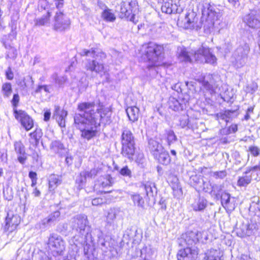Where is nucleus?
<instances>
[{
	"label": "nucleus",
	"mask_w": 260,
	"mask_h": 260,
	"mask_svg": "<svg viewBox=\"0 0 260 260\" xmlns=\"http://www.w3.org/2000/svg\"><path fill=\"white\" fill-rule=\"evenodd\" d=\"M3 196L5 200L11 201L13 198V191L12 187L9 186L4 187Z\"/></svg>",
	"instance_id": "37998d69"
},
{
	"label": "nucleus",
	"mask_w": 260,
	"mask_h": 260,
	"mask_svg": "<svg viewBox=\"0 0 260 260\" xmlns=\"http://www.w3.org/2000/svg\"><path fill=\"white\" fill-rule=\"evenodd\" d=\"M95 103L85 102L79 103L77 110L74 116V124L80 131L81 137L89 141L95 137L97 128L101 124L104 125L111 122L112 112L109 108L95 109Z\"/></svg>",
	"instance_id": "f03ea898"
},
{
	"label": "nucleus",
	"mask_w": 260,
	"mask_h": 260,
	"mask_svg": "<svg viewBox=\"0 0 260 260\" xmlns=\"http://www.w3.org/2000/svg\"><path fill=\"white\" fill-rule=\"evenodd\" d=\"M52 78L54 81L55 83L59 87H61L66 81V78L64 77H58L56 74H54L52 76Z\"/></svg>",
	"instance_id": "de8ad7c7"
},
{
	"label": "nucleus",
	"mask_w": 260,
	"mask_h": 260,
	"mask_svg": "<svg viewBox=\"0 0 260 260\" xmlns=\"http://www.w3.org/2000/svg\"><path fill=\"white\" fill-rule=\"evenodd\" d=\"M61 177L57 175L52 174L49 178V189L53 191L61 183Z\"/></svg>",
	"instance_id": "7c9ffc66"
},
{
	"label": "nucleus",
	"mask_w": 260,
	"mask_h": 260,
	"mask_svg": "<svg viewBox=\"0 0 260 260\" xmlns=\"http://www.w3.org/2000/svg\"><path fill=\"white\" fill-rule=\"evenodd\" d=\"M137 230L136 228L132 227L128 229L125 233L124 236H127L129 239H132L133 241L136 240V237L137 236Z\"/></svg>",
	"instance_id": "c03bdc74"
},
{
	"label": "nucleus",
	"mask_w": 260,
	"mask_h": 260,
	"mask_svg": "<svg viewBox=\"0 0 260 260\" xmlns=\"http://www.w3.org/2000/svg\"><path fill=\"white\" fill-rule=\"evenodd\" d=\"M14 115L15 118L20 122L26 131H28L33 127V120L25 111L21 110H15Z\"/></svg>",
	"instance_id": "dca6fc26"
},
{
	"label": "nucleus",
	"mask_w": 260,
	"mask_h": 260,
	"mask_svg": "<svg viewBox=\"0 0 260 260\" xmlns=\"http://www.w3.org/2000/svg\"><path fill=\"white\" fill-rule=\"evenodd\" d=\"M223 252L219 249H211L206 254L205 260H223Z\"/></svg>",
	"instance_id": "c756f323"
},
{
	"label": "nucleus",
	"mask_w": 260,
	"mask_h": 260,
	"mask_svg": "<svg viewBox=\"0 0 260 260\" xmlns=\"http://www.w3.org/2000/svg\"><path fill=\"white\" fill-rule=\"evenodd\" d=\"M48 245L50 252L54 256L63 254L66 248V242L60 236L54 233L50 234Z\"/></svg>",
	"instance_id": "1a4fd4ad"
},
{
	"label": "nucleus",
	"mask_w": 260,
	"mask_h": 260,
	"mask_svg": "<svg viewBox=\"0 0 260 260\" xmlns=\"http://www.w3.org/2000/svg\"><path fill=\"white\" fill-rule=\"evenodd\" d=\"M248 150L253 156L255 157L260 154V149L257 146H250Z\"/></svg>",
	"instance_id": "4d7b16f0"
},
{
	"label": "nucleus",
	"mask_w": 260,
	"mask_h": 260,
	"mask_svg": "<svg viewBox=\"0 0 260 260\" xmlns=\"http://www.w3.org/2000/svg\"><path fill=\"white\" fill-rule=\"evenodd\" d=\"M180 125L182 128H184L188 125L189 117L187 115H183L179 118Z\"/></svg>",
	"instance_id": "603ef678"
},
{
	"label": "nucleus",
	"mask_w": 260,
	"mask_h": 260,
	"mask_svg": "<svg viewBox=\"0 0 260 260\" xmlns=\"http://www.w3.org/2000/svg\"><path fill=\"white\" fill-rule=\"evenodd\" d=\"M104 203V200L101 198H94L92 200V205L93 206H99Z\"/></svg>",
	"instance_id": "e2e57ef3"
},
{
	"label": "nucleus",
	"mask_w": 260,
	"mask_h": 260,
	"mask_svg": "<svg viewBox=\"0 0 260 260\" xmlns=\"http://www.w3.org/2000/svg\"><path fill=\"white\" fill-rule=\"evenodd\" d=\"M233 233H235L238 237H243L245 236H249L252 233V229L248 223H240L237 224Z\"/></svg>",
	"instance_id": "4be33fe9"
},
{
	"label": "nucleus",
	"mask_w": 260,
	"mask_h": 260,
	"mask_svg": "<svg viewBox=\"0 0 260 260\" xmlns=\"http://www.w3.org/2000/svg\"><path fill=\"white\" fill-rule=\"evenodd\" d=\"M144 188L146 191V194L149 200L151 198L153 199V202L155 203V196H156L157 190L155 183L152 182L148 181L143 184Z\"/></svg>",
	"instance_id": "a878e982"
},
{
	"label": "nucleus",
	"mask_w": 260,
	"mask_h": 260,
	"mask_svg": "<svg viewBox=\"0 0 260 260\" xmlns=\"http://www.w3.org/2000/svg\"><path fill=\"white\" fill-rule=\"evenodd\" d=\"M238 130V126L237 124H232L229 127V134L231 133H235Z\"/></svg>",
	"instance_id": "0e129e2a"
},
{
	"label": "nucleus",
	"mask_w": 260,
	"mask_h": 260,
	"mask_svg": "<svg viewBox=\"0 0 260 260\" xmlns=\"http://www.w3.org/2000/svg\"><path fill=\"white\" fill-rule=\"evenodd\" d=\"M42 135L43 133L40 128H36L34 132L30 133L29 135L30 137L29 142L30 145L34 147H37Z\"/></svg>",
	"instance_id": "cd10ccee"
},
{
	"label": "nucleus",
	"mask_w": 260,
	"mask_h": 260,
	"mask_svg": "<svg viewBox=\"0 0 260 260\" xmlns=\"http://www.w3.org/2000/svg\"><path fill=\"white\" fill-rule=\"evenodd\" d=\"M55 5L56 8L58 9V12H56L55 16H59V15H63V12L60 10L63 6V0H55Z\"/></svg>",
	"instance_id": "864d4df0"
},
{
	"label": "nucleus",
	"mask_w": 260,
	"mask_h": 260,
	"mask_svg": "<svg viewBox=\"0 0 260 260\" xmlns=\"http://www.w3.org/2000/svg\"><path fill=\"white\" fill-rule=\"evenodd\" d=\"M60 216V212L58 210H57L50 214L46 218L50 223L52 224L59 221Z\"/></svg>",
	"instance_id": "a19ab883"
},
{
	"label": "nucleus",
	"mask_w": 260,
	"mask_h": 260,
	"mask_svg": "<svg viewBox=\"0 0 260 260\" xmlns=\"http://www.w3.org/2000/svg\"><path fill=\"white\" fill-rule=\"evenodd\" d=\"M243 21L250 27L259 28L260 27V19L256 17H244Z\"/></svg>",
	"instance_id": "c9c22d12"
},
{
	"label": "nucleus",
	"mask_w": 260,
	"mask_h": 260,
	"mask_svg": "<svg viewBox=\"0 0 260 260\" xmlns=\"http://www.w3.org/2000/svg\"><path fill=\"white\" fill-rule=\"evenodd\" d=\"M95 103L85 102L79 103L77 110L74 116V124L80 131L81 137L89 141L95 137L97 128L101 124L104 125L111 122L112 112L109 108L95 109Z\"/></svg>",
	"instance_id": "f257e3e1"
},
{
	"label": "nucleus",
	"mask_w": 260,
	"mask_h": 260,
	"mask_svg": "<svg viewBox=\"0 0 260 260\" xmlns=\"http://www.w3.org/2000/svg\"><path fill=\"white\" fill-rule=\"evenodd\" d=\"M114 182V179L110 175H107L103 178L101 185L103 188H106L112 186Z\"/></svg>",
	"instance_id": "79ce46f5"
},
{
	"label": "nucleus",
	"mask_w": 260,
	"mask_h": 260,
	"mask_svg": "<svg viewBox=\"0 0 260 260\" xmlns=\"http://www.w3.org/2000/svg\"><path fill=\"white\" fill-rule=\"evenodd\" d=\"M98 171L97 169H93L90 171L83 172V175H85V177L92 178H94L98 174Z\"/></svg>",
	"instance_id": "6e6d98bb"
},
{
	"label": "nucleus",
	"mask_w": 260,
	"mask_h": 260,
	"mask_svg": "<svg viewBox=\"0 0 260 260\" xmlns=\"http://www.w3.org/2000/svg\"><path fill=\"white\" fill-rule=\"evenodd\" d=\"M188 104V98H179V100L174 97H170L168 101L169 108L175 111L183 110Z\"/></svg>",
	"instance_id": "f3484780"
},
{
	"label": "nucleus",
	"mask_w": 260,
	"mask_h": 260,
	"mask_svg": "<svg viewBox=\"0 0 260 260\" xmlns=\"http://www.w3.org/2000/svg\"><path fill=\"white\" fill-rule=\"evenodd\" d=\"M133 160H135L140 167L144 168L145 167V158L144 157V154L142 152H137L136 154L135 157H134ZM132 161H133V160Z\"/></svg>",
	"instance_id": "58836bf2"
},
{
	"label": "nucleus",
	"mask_w": 260,
	"mask_h": 260,
	"mask_svg": "<svg viewBox=\"0 0 260 260\" xmlns=\"http://www.w3.org/2000/svg\"><path fill=\"white\" fill-rule=\"evenodd\" d=\"M236 90L234 89H232V95L230 96L229 95V104H230V105H229V107H231L230 109L229 108V118L231 117V114L233 115V117H236L239 114V106L238 102L235 100L236 99Z\"/></svg>",
	"instance_id": "a211bd4d"
},
{
	"label": "nucleus",
	"mask_w": 260,
	"mask_h": 260,
	"mask_svg": "<svg viewBox=\"0 0 260 260\" xmlns=\"http://www.w3.org/2000/svg\"><path fill=\"white\" fill-rule=\"evenodd\" d=\"M153 158L159 164L164 166H168L172 162V159L169 152L165 149Z\"/></svg>",
	"instance_id": "bb28decb"
},
{
	"label": "nucleus",
	"mask_w": 260,
	"mask_h": 260,
	"mask_svg": "<svg viewBox=\"0 0 260 260\" xmlns=\"http://www.w3.org/2000/svg\"><path fill=\"white\" fill-rule=\"evenodd\" d=\"M49 17H41L36 20V25H44L46 24L49 20Z\"/></svg>",
	"instance_id": "13d9d810"
},
{
	"label": "nucleus",
	"mask_w": 260,
	"mask_h": 260,
	"mask_svg": "<svg viewBox=\"0 0 260 260\" xmlns=\"http://www.w3.org/2000/svg\"><path fill=\"white\" fill-rule=\"evenodd\" d=\"M121 211L119 208H111L107 213L105 228L109 230L113 228L116 218L119 216Z\"/></svg>",
	"instance_id": "6ab92c4d"
},
{
	"label": "nucleus",
	"mask_w": 260,
	"mask_h": 260,
	"mask_svg": "<svg viewBox=\"0 0 260 260\" xmlns=\"http://www.w3.org/2000/svg\"><path fill=\"white\" fill-rule=\"evenodd\" d=\"M135 138L132 132L128 129L123 130L121 134V154L129 160L134 159L135 153Z\"/></svg>",
	"instance_id": "6e6552de"
},
{
	"label": "nucleus",
	"mask_w": 260,
	"mask_h": 260,
	"mask_svg": "<svg viewBox=\"0 0 260 260\" xmlns=\"http://www.w3.org/2000/svg\"><path fill=\"white\" fill-rule=\"evenodd\" d=\"M16 36V32L12 31L11 34L8 35V38L3 39L2 40V43L6 49V59L10 58L15 60L17 57V50L12 42V40L15 39Z\"/></svg>",
	"instance_id": "f8f14e48"
},
{
	"label": "nucleus",
	"mask_w": 260,
	"mask_h": 260,
	"mask_svg": "<svg viewBox=\"0 0 260 260\" xmlns=\"http://www.w3.org/2000/svg\"><path fill=\"white\" fill-rule=\"evenodd\" d=\"M227 175L225 170L211 172V176L215 179H223Z\"/></svg>",
	"instance_id": "3c124183"
},
{
	"label": "nucleus",
	"mask_w": 260,
	"mask_h": 260,
	"mask_svg": "<svg viewBox=\"0 0 260 260\" xmlns=\"http://www.w3.org/2000/svg\"><path fill=\"white\" fill-rule=\"evenodd\" d=\"M163 47L153 42H149L145 48L144 56L148 64V68L161 65Z\"/></svg>",
	"instance_id": "0eeeda50"
},
{
	"label": "nucleus",
	"mask_w": 260,
	"mask_h": 260,
	"mask_svg": "<svg viewBox=\"0 0 260 260\" xmlns=\"http://www.w3.org/2000/svg\"><path fill=\"white\" fill-rule=\"evenodd\" d=\"M2 92L4 97L9 98L12 92V88L11 83L6 82L3 84Z\"/></svg>",
	"instance_id": "4c0bfd02"
},
{
	"label": "nucleus",
	"mask_w": 260,
	"mask_h": 260,
	"mask_svg": "<svg viewBox=\"0 0 260 260\" xmlns=\"http://www.w3.org/2000/svg\"><path fill=\"white\" fill-rule=\"evenodd\" d=\"M139 111V109L136 106H131L127 108L126 109V114L131 121L134 122L138 120Z\"/></svg>",
	"instance_id": "c85d7f7f"
},
{
	"label": "nucleus",
	"mask_w": 260,
	"mask_h": 260,
	"mask_svg": "<svg viewBox=\"0 0 260 260\" xmlns=\"http://www.w3.org/2000/svg\"><path fill=\"white\" fill-rule=\"evenodd\" d=\"M148 148L153 157L165 149L161 143L154 138L148 140Z\"/></svg>",
	"instance_id": "412c9836"
},
{
	"label": "nucleus",
	"mask_w": 260,
	"mask_h": 260,
	"mask_svg": "<svg viewBox=\"0 0 260 260\" xmlns=\"http://www.w3.org/2000/svg\"><path fill=\"white\" fill-rule=\"evenodd\" d=\"M114 169L117 171L122 176L131 178L132 177V172L127 166H124L120 168L118 166H115Z\"/></svg>",
	"instance_id": "e433bc0d"
},
{
	"label": "nucleus",
	"mask_w": 260,
	"mask_h": 260,
	"mask_svg": "<svg viewBox=\"0 0 260 260\" xmlns=\"http://www.w3.org/2000/svg\"><path fill=\"white\" fill-rule=\"evenodd\" d=\"M178 58L180 61L191 62L193 59L200 62H206L211 64L216 63V57L209 48L202 47L196 51H188L184 47L178 49Z\"/></svg>",
	"instance_id": "39448f33"
},
{
	"label": "nucleus",
	"mask_w": 260,
	"mask_h": 260,
	"mask_svg": "<svg viewBox=\"0 0 260 260\" xmlns=\"http://www.w3.org/2000/svg\"><path fill=\"white\" fill-rule=\"evenodd\" d=\"M15 152L17 155V159L21 164H24L27 159L25 146L21 141H16L14 143Z\"/></svg>",
	"instance_id": "aec40b11"
},
{
	"label": "nucleus",
	"mask_w": 260,
	"mask_h": 260,
	"mask_svg": "<svg viewBox=\"0 0 260 260\" xmlns=\"http://www.w3.org/2000/svg\"><path fill=\"white\" fill-rule=\"evenodd\" d=\"M36 256L37 258V260H53L51 257H49L46 254L42 252L38 253Z\"/></svg>",
	"instance_id": "bf43d9fd"
},
{
	"label": "nucleus",
	"mask_w": 260,
	"mask_h": 260,
	"mask_svg": "<svg viewBox=\"0 0 260 260\" xmlns=\"http://www.w3.org/2000/svg\"><path fill=\"white\" fill-rule=\"evenodd\" d=\"M80 54L92 57L87 59L84 62V68L87 71L95 72L97 74L105 75L106 71L105 69L103 60L106 58V54L98 48H91L90 49H83Z\"/></svg>",
	"instance_id": "423d86ee"
},
{
	"label": "nucleus",
	"mask_w": 260,
	"mask_h": 260,
	"mask_svg": "<svg viewBox=\"0 0 260 260\" xmlns=\"http://www.w3.org/2000/svg\"><path fill=\"white\" fill-rule=\"evenodd\" d=\"M249 51L250 48L247 43L241 45L235 51L232 57L234 58L237 68L243 66L246 63Z\"/></svg>",
	"instance_id": "9d476101"
},
{
	"label": "nucleus",
	"mask_w": 260,
	"mask_h": 260,
	"mask_svg": "<svg viewBox=\"0 0 260 260\" xmlns=\"http://www.w3.org/2000/svg\"><path fill=\"white\" fill-rule=\"evenodd\" d=\"M54 29L61 31L67 29L70 24L68 17H54Z\"/></svg>",
	"instance_id": "393cba45"
},
{
	"label": "nucleus",
	"mask_w": 260,
	"mask_h": 260,
	"mask_svg": "<svg viewBox=\"0 0 260 260\" xmlns=\"http://www.w3.org/2000/svg\"><path fill=\"white\" fill-rule=\"evenodd\" d=\"M202 16H216V12L213 7L210 6L207 9H204L202 11Z\"/></svg>",
	"instance_id": "8fccbe9b"
},
{
	"label": "nucleus",
	"mask_w": 260,
	"mask_h": 260,
	"mask_svg": "<svg viewBox=\"0 0 260 260\" xmlns=\"http://www.w3.org/2000/svg\"><path fill=\"white\" fill-rule=\"evenodd\" d=\"M68 229V224L66 223H60L58 226V230L62 232L63 230L66 231Z\"/></svg>",
	"instance_id": "338daca9"
},
{
	"label": "nucleus",
	"mask_w": 260,
	"mask_h": 260,
	"mask_svg": "<svg viewBox=\"0 0 260 260\" xmlns=\"http://www.w3.org/2000/svg\"><path fill=\"white\" fill-rule=\"evenodd\" d=\"M100 7H101L102 9L103 10L102 13V16H114L113 11L109 9L104 4L100 3Z\"/></svg>",
	"instance_id": "09e8293b"
},
{
	"label": "nucleus",
	"mask_w": 260,
	"mask_h": 260,
	"mask_svg": "<svg viewBox=\"0 0 260 260\" xmlns=\"http://www.w3.org/2000/svg\"><path fill=\"white\" fill-rule=\"evenodd\" d=\"M251 181V176H244L239 177L238 181V185L240 186H246L249 184Z\"/></svg>",
	"instance_id": "a18cd8bd"
},
{
	"label": "nucleus",
	"mask_w": 260,
	"mask_h": 260,
	"mask_svg": "<svg viewBox=\"0 0 260 260\" xmlns=\"http://www.w3.org/2000/svg\"><path fill=\"white\" fill-rule=\"evenodd\" d=\"M19 100L20 98L19 94L18 93L14 94L11 100V103L13 107L14 114H15V110H17L16 108L18 106Z\"/></svg>",
	"instance_id": "5fc2aeb1"
},
{
	"label": "nucleus",
	"mask_w": 260,
	"mask_h": 260,
	"mask_svg": "<svg viewBox=\"0 0 260 260\" xmlns=\"http://www.w3.org/2000/svg\"><path fill=\"white\" fill-rule=\"evenodd\" d=\"M190 183L191 185L194 186H199L203 187L206 185H208V183H206L204 182L202 177L201 176L197 175H192L189 179Z\"/></svg>",
	"instance_id": "473e14b6"
},
{
	"label": "nucleus",
	"mask_w": 260,
	"mask_h": 260,
	"mask_svg": "<svg viewBox=\"0 0 260 260\" xmlns=\"http://www.w3.org/2000/svg\"><path fill=\"white\" fill-rule=\"evenodd\" d=\"M203 88L208 91L211 94L215 92L213 85L209 83L205 78L202 80Z\"/></svg>",
	"instance_id": "49530a36"
},
{
	"label": "nucleus",
	"mask_w": 260,
	"mask_h": 260,
	"mask_svg": "<svg viewBox=\"0 0 260 260\" xmlns=\"http://www.w3.org/2000/svg\"><path fill=\"white\" fill-rule=\"evenodd\" d=\"M5 75L6 78L9 80H12L14 78V74L10 66L6 71Z\"/></svg>",
	"instance_id": "052dcab7"
},
{
	"label": "nucleus",
	"mask_w": 260,
	"mask_h": 260,
	"mask_svg": "<svg viewBox=\"0 0 260 260\" xmlns=\"http://www.w3.org/2000/svg\"><path fill=\"white\" fill-rule=\"evenodd\" d=\"M70 223L72 229L80 235L74 237V243L76 246L78 245L83 246L85 260H96V247L103 249L106 247L102 230L95 228L90 232L87 216L83 214H78L72 218Z\"/></svg>",
	"instance_id": "7ed1b4c3"
},
{
	"label": "nucleus",
	"mask_w": 260,
	"mask_h": 260,
	"mask_svg": "<svg viewBox=\"0 0 260 260\" xmlns=\"http://www.w3.org/2000/svg\"><path fill=\"white\" fill-rule=\"evenodd\" d=\"M139 11L138 5L136 1H131L128 3H121L120 12V16H136Z\"/></svg>",
	"instance_id": "2eb2a0df"
},
{
	"label": "nucleus",
	"mask_w": 260,
	"mask_h": 260,
	"mask_svg": "<svg viewBox=\"0 0 260 260\" xmlns=\"http://www.w3.org/2000/svg\"><path fill=\"white\" fill-rule=\"evenodd\" d=\"M207 200L204 198L200 197L192 204V207L196 211H202L207 207Z\"/></svg>",
	"instance_id": "2f4dec72"
},
{
	"label": "nucleus",
	"mask_w": 260,
	"mask_h": 260,
	"mask_svg": "<svg viewBox=\"0 0 260 260\" xmlns=\"http://www.w3.org/2000/svg\"><path fill=\"white\" fill-rule=\"evenodd\" d=\"M132 200L135 206L142 209L145 208V201L143 197L140 194L136 193L131 195Z\"/></svg>",
	"instance_id": "72a5a7b5"
},
{
	"label": "nucleus",
	"mask_w": 260,
	"mask_h": 260,
	"mask_svg": "<svg viewBox=\"0 0 260 260\" xmlns=\"http://www.w3.org/2000/svg\"><path fill=\"white\" fill-rule=\"evenodd\" d=\"M49 148L51 151L60 157H62L66 150L64 144L58 140H55L51 141Z\"/></svg>",
	"instance_id": "b1692460"
},
{
	"label": "nucleus",
	"mask_w": 260,
	"mask_h": 260,
	"mask_svg": "<svg viewBox=\"0 0 260 260\" xmlns=\"http://www.w3.org/2000/svg\"><path fill=\"white\" fill-rule=\"evenodd\" d=\"M67 114L68 112L67 111L60 109L59 106H55L53 118L56 120L60 127H63L66 125V117Z\"/></svg>",
	"instance_id": "5701e85b"
},
{
	"label": "nucleus",
	"mask_w": 260,
	"mask_h": 260,
	"mask_svg": "<svg viewBox=\"0 0 260 260\" xmlns=\"http://www.w3.org/2000/svg\"><path fill=\"white\" fill-rule=\"evenodd\" d=\"M51 225L50 222L48 220V219L46 217L36 224V228L41 230V231H45L49 229Z\"/></svg>",
	"instance_id": "ea45409f"
},
{
	"label": "nucleus",
	"mask_w": 260,
	"mask_h": 260,
	"mask_svg": "<svg viewBox=\"0 0 260 260\" xmlns=\"http://www.w3.org/2000/svg\"><path fill=\"white\" fill-rule=\"evenodd\" d=\"M169 4H167L165 2V4L164 5H162L161 6V11L163 13H165L166 14H170L172 13V10L171 8L169 7Z\"/></svg>",
	"instance_id": "680f3d73"
},
{
	"label": "nucleus",
	"mask_w": 260,
	"mask_h": 260,
	"mask_svg": "<svg viewBox=\"0 0 260 260\" xmlns=\"http://www.w3.org/2000/svg\"><path fill=\"white\" fill-rule=\"evenodd\" d=\"M51 116V112L50 110H47L45 111L44 113V120L45 121H48L50 118Z\"/></svg>",
	"instance_id": "774afa93"
},
{
	"label": "nucleus",
	"mask_w": 260,
	"mask_h": 260,
	"mask_svg": "<svg viewBox=\"0 0 260 260\" xmlns=\"http://www.w3.org/2000/svg\"><path fill=\"white\" fill-rule=\"evenodd\" d=\"M171 88L176 91V92H177L178 93H179L180 92H181V87H180V83H176L174 85H173L172 86H171Z\"/></svg>",
	"instance_id": "69168bd1"
},
{
	"label": "nucleus",
	"mask_w": 260,
	"mask_h": 260,
	"mask_svg": "<svg viewBox=\"0 0 260 260\" xmlns=\"http://www.w3.org/2000/svg\"><path fill=\"white\" fill-rule=\"evenodd\" d=\"M165 135L167 144L169 147H170L178 140L177 136L172 129H166L165 131Z\"/></svg>",
	"instance_id": "f704fd0d"
},
{
	"label": "nucleus",
	"mask_w": 260,
	"mask_h": 260,
	"mask_svg": "<svg viewBox=\"0 0 260 260\" xmlns=\"http://www.w3.org/2000/svg\"><path fill=\"white\" fill-rule=\"evenodd\" d=\"M223 186L221 185L208 184L206 187H204V190L205 192H209L212 195L217 197H220L221 200V204L223 207L225 208L226 211V207H228V198L226 196L228 194L226 192L222 193Z\"/></svg>",
	"instance_id": "ddd939ff"
},
{
	"label": "nucleus",
	"mask_w": 260,
	"mask_h": 260,
	"mask_svg": "<svg viewBox=\"0 0 260 260\" xmlns=\"http://www.w3.org/2000/svg\"><path fill=\"white\" fill-rule=\"evenodd\" d=\"M20 222V217L17 214H12L8 213L5 220V225L4 226V232L9 234L16 230Z\"/></svg>",
	"instance_id": "4468645a"
},
{
	"label": "nucleus",
	"mask_w": 260,
	"mask_h": 260,
	"mask_svg": "<svg viewBox=\"0 0 260 260\" xmlns=\"http://www.w3.org/2000/svg\"><path fill=\"white\" fill-rule=\"evenodd\" d=\"M200 235L197 231H189L181 235L178 239L179 245L182 247L177 254L178 260H197L199 249L196 245L199 242Z\"/></svg>",
	"instance_id": "20e7f679"
},
{
	"label": "nucleus",
	"mask_w": 260,
	"mask_h": 260,
	"mask_svg": "<svg viewBox=\"0 0 260 260\" xmlns=\"http://www.w3.org/2000/svg\"><path fill=\"white\" fill-rule=\"evenodd\" d=\"M200 17L198 22L199 17H178L177 25L184 29L201 28L203 25L202 18Z\"/></svg>",
	"instance_id": "9b49d317"
}]
</instances>
